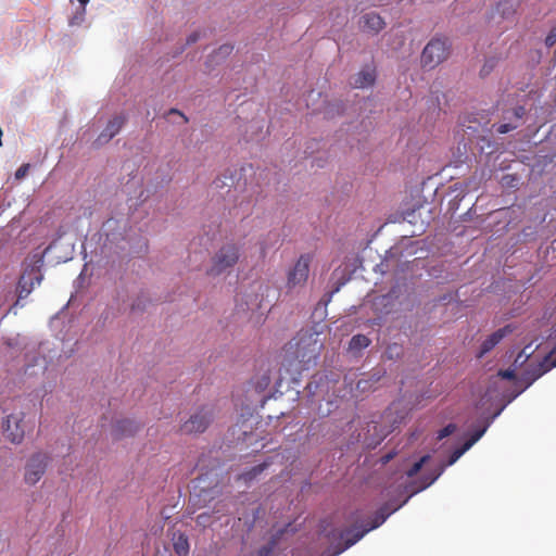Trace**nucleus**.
<instances>
[{
	"label": "nucleus",
	"instance_id": "1",
	"mask_svg": "<svg viewBox=\"0 0 556 556\" xmlns=\"http://www.w3.org/2000/svg\"><path fill=\"white\" fill-rule=\"evenodd\" d=\"M241 250L242 245L233 240L224 242L212 255L206 274L211 277H217L230 271L238 264Z\"/></svg>",
	"mask_w": 556,
	"mask_h": 556
},
{
	"label": "nucleus",
	"instance_id": "2",
	"mask_svg": "<svg viewBox=\"0 0 556 556\" xmlns=\"http://www.w3.org/2000/svg\"><path fill=\"white\" fill-rule=\"evenodd\" d=\"M43 266V257L40 254H34L26 260L25 268L18 279L16 286L17 300L14 306H23L21 301L26 299L34 290L35 286H39L43 280L41 268Z\"/></svg>",
	"mask_w": 556,
	"mask_h": 556
},
{
	"label": "nucleus",
	"instance_id": "3",
	"mask_svg": "<svg viewBox=\"0 0 556 556\" xmlns=\"http://www.w3.org/2000/svg\"><path fill=\"white\" fill-rule=\"evenodd\" d=\"M451 52V43L447 38L434 37L424 48L420 62L425 68H434L444 62Z\"/></svg>",
	"mask_w": 556,
	"mask_h": 556
},
{
	"label": "nucleus",
	"instance_id": "4",
	"mask_svg": "<svg viewBox=\"0 0 556 556\" xmlns=\"http://www.w3.org/2000/svg\"><path fill=\"white\" fill-rule=\"evenodd\" d=\"M313 255L311 253L301 254L286 274V287L288 290L303 288L309 277L311 264Z\"/></svg>",
	"mask_w": 556,
	"mask_h": 556
},
{
	"label": "nucleus",
	"instance_id": "5",
	"mask_svg": "<svg viewBox=\"0 0 556 556\" xmlns=\"http://www.w3.org/2000/svg\"><path fill=\"white\" fill-rule=\"evenodd\" d=\"M214 416L215 407L211 404L203 405L182 422L180 431L185 434L203 433L213 421Z\"/></svg>",
	"mask_w": 556,
	"mask_h": 556
},
{
	"label": "nucleus",
	"instance_id": "6",
	"mask_svg": "<svg viewBox=\"0 0 556 556\" xmlns=\"http://www.w3.org/2000/svg\"><path fill=\"white\" fill-rule=\"evenodd\" d=\"M485 430L486 427H483L482 429L475 431L471 434V437L460 447L453 451V453L450 455L447 463L440 466L439 469L432 472L430 477H426L422 483L418 488H416L414 492H419L431 485L443 473L445 467L456 463L465 452H467L476 442L480 440V438L484 434Z\"/></svg>",
	"mask_w": 556,
	"mask_h": 556
},
{
	"label": "nucleus",
	"instance_id": "7",
	"mask_svg": "<svg viewBox=\"0 0 556 556\" xmlns=\"http://www.w3.org/2000/svg\"><path fill=\"white\" fill-rule=\"evenodd\" d=\"M51 457L48 453L36 452L29 456L24 467V482L33 486L45 476Z\"/></svg>",
	"mask_w": 556,
	"mask_h": 556
},
{
	"label": "nucleus",
	"instance_id": "8",
	"mask_svg": "<svg viewBox=\"0 0 556 556\" xmlns=\"http://www.w3.org/2000/svg\"><path fill=\"white\" fill-rule=\"evenodd\" d=\"M554 367H556V356L552 358V354L546 355L536 364L530 363L518 377L516 384L520 387V391H523Z\"/></svg>",
	"mask_w": 556,
	"mask_h": 556
},
{
	"label": "nucleus",
	"instance_id": "9",
	"mask_svg": "<svg viewBox=\"0 0 556 556\" xmlns=\"http://www.w3.org/2000/svg\"><path fill=\"white\" fill-rule=\"evenodd\" d=\"M389 511L384 508H380L377 513L372 521L365 527H353L352 529H348L341 533V539L344 540V546L338 553L351 547L356 542H358L367 532L374 530L381 526L387 518L389 517Z\"/></svg>",
	"mask_w": 556,
	"mask_h": 556
},
{
	"label": "nucleus",
	"instance_id": "10",
	"mask_svg": "<svg viewBox=\"0 0 556 556\" xmlns=\"http://www.w3.org/2000/svg\"><path fill=\"white\" fill-rule=\"evenodd\" d=\"M3 435L13 444H21L25 437L24 413H13L2 424Z\"/></svg>",
	"mask_w": 556,
	"mask_h": 556
},
{
	"label": "nucleus",
	"instance_id": "11",
	"mask_svg": "<svg viewBox=\"0 0 556 556\" xmlns=\"http://www.w3.org/2000/svg\"><path fill=\"white\" fill-rule=\"evenodd\" d=\"M140 428L141 426L132 419H119L113 425L111 434L114 440H122L134 437Z\"/></svg>",
	"mask_w": 556,
	"mask_h": 556
},
{
	"label": "nucleus",
	"instance_id": "12",
	"mask_svg": "<svg viewBox=\"0 0 556 556\" xmlns=\"http://www.w3.org/2000/svg\"><path fill=\"white\" fill-rule=\"evenodd\" d=\"M126 123V116L121 114L109 121L103 131L98 136L96 143L104 144L114 138Z\"/></svg>",
	"mask_w": 556,
	"mask_h": 556
},
{
	"label": "nucleus",
	"instance_id": "13",
	"mask_svg": "<svg viewBox=\"0 0 556 556\" xmlns=\"http://www.w3.org/2000/svg\"><path fill=\"white\" fill-rule=\"evenodd\" d=\"M316 342L313 341L312 337L305 339H300L296 341L295 346L296 350L294 352L295 357L300 359V362L309 363L312 359H316L317 351H316Z\"/></svg>",
	"mask_w": 556,
	"mask_h": 556
},
{
	"label": "nucleus",
	"instance_id": "14",
	"mask_svg": "<svg viewBox=\"0 0 556 556\" xmlns=\"http://www.w3.org/2000/svg\"><path fill=\"white\" fill-rule=\"evenodd\" d=\"M511 331L513 329L509 325L494 331L481 343L480 351L477 356L479 358L483 357L486 353L492 351Z\"/></svg>",
	"mask_w": 556,
	"mask_h": 556
},
{
	"label": "nucleus",
	"instance_id": "15",
	"mask_svg": "<svg viewBox=\"0 0 556 556\" xmlns=\"http://www.w3.org/2000/svg\"><path fill=\"white\" fill-rule=\"evenodd\" d=\"M386 26L383 18L376 13H366L361 18V27L364 31L378 34Z\"/></svg>",
	"mask_w": 556,
	"mask_h": 556
},
{
	"label": "nucleus",
	"instance_id": "16",
	"mask_svg": "<svg viewBox=\"0 0 556 556\" xmlns=\"http://www.w3.org/2000/svg\"><path fill=\"white\" fill-rule=\"evenodd\" d=\"M520 2L521 0H500L496 4V11L502 18H511L516 14Z\"/></svg>",
	"mask_w": 556,
	"mask_h": 556
},
{
	"label": "nucleus",
	"instance_id": "17",
	"mask_svg": "<svg viewBox=\"0 0 556 556\" xmlns=\"http://www.w3.org/2000/svg\"><path fill=\"white\" fill-rule=\"evenodd\" d=\"M173 547L177 555L187 556L190 549L188 536L182 532L174 533Z\"/></svg>",
	"mask_w": 556,
	"mask_h": 556
},
{
	"label": "nucleus",
	"instance_id": "18",
	"mask_svg": "<svg viewBox=\"0 0 556 556\" xmlns=\"http://www.w3.org/2000/svg\"><path fill=\"white\" fill-rule=\"evenodd\" d=\"M375 79L376 77L374 70H363L356 75L353 81V86L355 88H366L374 85Z\"/></svg>",
	"mask_w": 556,
	"mask_h": 556
},
{
	"label": "nucleus",
	"instance_id": "19",
	"mask_svg": "<svg viewBox=\"0 0 556 556\" xmlns=\"http://www.w3.org/2000/svg\"><path fill=\"white\" fill-rule=\"evenodd\" d=\"M371 343L370 339L365 334H355L351 338L349 343V350L352 352H359L366 349Z\"/></svg>",
	"mask_w": 556,
	"mask_h": 556
},
{
	"label": "nucleus",
	"instance_id": "20",
	"mask_svg": "<svg viewBox=\"0 0 556 556\" xmlns=\"http://www.w3.org/2000/svg\"><path fill=\"white\" fill-rule=\"evenodd\" d=\"M268 467V463H262L260 465H256L252 467L250 470L243 472L241 475V478L244 481H251L255 479L260 473H262L266 468Z\"/></svg>",
	"mask_w": 556,
	"mask_h": 556
},
{
	"label": "nucleus",
	"instance_id": "21",
	"mask_svg": "<svg viewBox=\"0 0 556 556\" xmlns=\"http://www.w3.org/2000/svg\"><path fill=\"white\" fill-rule=\"evenodd\" d=\"M380 379V374H374L369 379H359L356 383V389L361 391H367L371 387V383H376Z\"/></svg>",
	"mask_w": 556,
	"mask_h": 556
},
{
	"label": "nucleus",
	"instance_id": "22",
	"mask_svg": "<svg viewBox=\"0 0 556 556\" xmlns=\"http://www.w3.org/2000/svg\"><path fill=\"white\" fill-rule=\"evenodd\" d=\"M429 459V455L422 456L418 462H416L406 472L407 477L412 478L416 476L419 470L422 468L424 464Z\"/></svg>",
	"mask_w": 556,
	"mask_h": 556
},
{
	"label": "nucleus",
	"instance_id": "23",
	"mask_svg": "<svg viewBox=\"0 0 556 556\" xmlns=\"http://www.w3.org/2000/svg\"><path fill=\"white\" fill-rule=\"evenodd\" d=\"M85 14H86V9L85 8H80L79 10H77V12L71 17L70 20V25L71 26H78L80 25L84 20H85Z\"/></svg>",
	"mask_w": 556,
	"mask_h": 556
},
{
	"label": "nucleus",
	"instance_id": "24",
	"mask_svg": "<svg viewBox=\"0 0 556 556\" xmlns=\"http://www.w3.org/2000/svg\"><path fill=\"white\" fill-rule=\"evenodd\" d=\"M455 430H456V426L454 424H448L438 432L437 439L442 440V439L453 434L455 432Z\"/></svg>",
	"mask_w": 556,
	"mask_h": 556
},
{
	"label": "nucleus",
	"instance_id": "25",
	"mask_svg": "<svg viewBox=\"0 0 556 556\" xmlns=\"http://www.w3.org/2000/svg\"><path fill=\"white\" fill-rule=\"evenodd\" d=\"M545 45L548 48H552L556 45V26L552 27V29L547 34L545 38Z\"/></svg>",
	"mask_w": 556,
	"mask_h": 556
},
{
	"label": "nucleus",
	"instance_id": "26",
	"mask_svg": "<svg viewBox=\"0 0 556 556\" xmlns=\"http://www.w3.org/2000/svg\"><path fill=\"white\" fill-rule=\"evenodd\" d=\"M529 357H530V354H527L526 353V349H525L520 353H518V355L515 358L514 365L516 367L517 366H522L525 363H527Z\"/></svg>",
	"mask_w": 556,
	"mask_h": 556
},
{
	"label": "nucleus",
	"instance_id": "27",
	"mask_svg": "<svg viewBox=\"0 0 556 556\" xmlns=\"http://www.w3.org/2000/svg\"><path fill=\"white\" fill-rule=\"evenodd\" d=\"M148 300L142 296H138L131 305V311H143L146 308Z\"/></svg>",
	"mask_w": 556,
	"mask_h": 556
},
{
	"label": "nucleus",
	"instance_id": "28",
	"mask_svg": "<svg viewBox=\"0 0 556 556\" xmlns=\"http://www.w3.org/2000/svg\"><path fill=\"white\" fill-rule=\"evenodd\" d=\"M29 164H23L21 165L17 170L15 172V178L17 180H21L23 179L27 174H28V170H29Z\"/></svg>",
	"mask_w": 556,
	"mask_h": 556
},
{
	"label": "nucleus",
	"instance_id": "29",
	"mask_svg": "<svg viewBox=\"0 0 556 556\" xmlns=\"http://www.w3.org/2000/svg\"><path fill=\"white\" fill-rule=\"evenodd\" d=\"M233 47L231 45H223L216 51V56H227L231 53Z\"/></svg>",
	"mask_w": 556,
	"mask_h": 556
},
{
	"label": "nucleus",
	"instance_id": "30",
	"mask_svg": "<svg viewBox=\"0 0 556 556\" xmlns=\"http://www.w3.org/2000/svg\"><path fill=\"white\" fill-rule=\"evenodd\" d=\"M273 549H274V542H271L268 545H265V546L261 547L257 551L256 556H270L271 553H273Z\"/></svg>",
	"mask_w": 556,
	"mask_h": 556
},
{
	"label": "nucleus",
	"instance_id": "31",
	"mask_svg": "<svg viewBox=\"0 0 556 556\" xmlns=\"http://www.w3.org/2000/svg\"><path fill=\"white\" fill-rule=\"evenodd\" d=\"M517 126L516 125H511L509 123H505V124H501L498 127H497V131L500 134H507L511 130H514Z\"/></svg>",
	"mask_w": 556,
	"mask_h": 556
},
{
	"label": "nucleus",
	"instance_id": "32",
	"mask_svg": "<svg viewBox=\"0 0 556 556\" xmlns=\"http://www.w3.org/2000/svg\"><path fill=\"white\" fill-rule=\"evenodd\" d=\"M498 375L504 378V379H508V380H514L516 379V374H515V370L514 369H506V370H501L498 372Z\"/></svg>",
	"mask_w": 556,
	"mask_h": 556
},
{
	"label": "nucleus",
	"instance_id": "33",
	"mask_svg": "<svg viewBox=\"0 0 556 556\" xmlns=\"http://www.w3.org/2000/svg\"><path fill=\"white\" fill-rule=\"evenodd\" d=\"M493 66H494V62H493V61H488V62L482 66V68H481V72H480V73H481V75H482V76H485V75L490 74V72L492 71Z\"/></svg>",
	"mask_w": 556,
	"mask_h": 556
},
{
	"label": "nucleus",
	"instance_id": "34",
	"mask_svg": "<svg viewBox=\"0 0 556 556\" xmlns=\"http://www.w3.org/2000/svg\"><path fill=\"white\" fill-rule=\"evenodd\" d=\"M172 114H177V115H179V116L184 119V123H188V122H189L188 117H187L182 112H180V111H179V110H177V109H170V110L168 111V115H172Z\"/></svg>",
	"mask_w": 556,
	"mask_h": 556
},
{
	"label": "nucleus",
	"instance_id": "35",
	"mask_svg": "<svg viewBox=\"0 0 556 556\" xmlns=\"http://www.w3.org/2000/svg\"><path fill=\"white\" fill-rule=\"evenodd\" d=\"M526 113V109L523 106H517L515 110H514V114L517 118H521Z\"/></svg>",
	"mask_w": 556,
	"mask_h": 556
},
{
	"label": "nucleus",
	"instance_id": "36",
	"mask_svg": "<svg viewBox=\"0 0 556 556\" xmlns=\"http://www.w3.org/2000/svg\"><path fill=\"white\" fill-rule=\"evenodd\" d=\"M198 39H199V34H198V33H192V34L188 37V39H187V43H188V45L194 43V42H197V41H198Z\"/></svg>",
	"mask_w": 556,
	"mask_h": 556
},
{
	"label": "nucleus",
	"instance_id": "37",
	"mask_svg": "<svg viewBox=\"0 0 556 556\" xmlns=\"http://www.w3.org/2000/svg\"><path fill=\"white\" fill-rule=\"evenodd\" d=\"M382 508H384L387 511H389L390 513L389 516H390L394 510H396L397 508H401V505H397V507L392 510L389 509L387 506H383Z\"/></svg>",
	"mask_w": 556,
	"mask_h": 556
},
{
	"label": "nucleus",
	"instance_id": "38",
	"mask_svg": "<svg viewBox=\"0 0 556 556\" xmlns=\"http://www.w3.org/2000/svg\"><path fill=\"white\" fill-rule=\"evenodd\" d=\"M77 1L80 3L81 8H85V5L89 2V0H77Z\"/></svg>",
	"mask_w": 556,
	"mask_h": 556
},
{
	"label": "nucleus",
	"instance_id": "39",
	"mask_svg": "<svg viewBox=\"0 0 556 556\" xmlns=\"http://www.w3.org/2000/svg\"><path fill=\"white\" fill-rule=\"evenodd\" d=\"M508 178L513 179V177H510V176H508V175H507V176H504V178H503V179H504V180H506V179H508Z\"/></svg>",
	"mask_w": 556,
	"mask_h": 556
}]
</instances>
